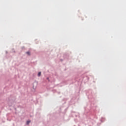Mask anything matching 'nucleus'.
I'll return each mask as SVG.
<instances>
[{
  "label": "nucleus",
  "mask_w": 126,
  "mask_h": 126,
  "mask_svg": "<svg viewBox=\"0 0 126 126\" xmlns=\"http://www.w3.org/2000/svg\"><path fill=\"white\" fill-rule=\"evenodd\" d=\"M38 76H41V72H39L38 74Z\"/></svg>",
  "instance_id": "obj_2"
},
{
  "label": "nucleus",
  "mask_w": 126,
  "mask_h": 126,
  "mask_svg": "<svg viewBox=\"0 0 126 126\" xmlns=\"http://www.w3.org/2000/svg\"><path fill=\"white\" fill-rule=\"evenodd\" d=\"M27 55H28V56H30V52H27Z\"/></svg>",
  "instance_id": "obj_3"
},
{
  "label": "nucleus",
  "mask_w": 126,
  "mask_h": 126,
  "mask_svg": "<svg viewBox=\"0 0 126 126\" xmlns=\"http://www.w3.org/2000/svg\"><path fill=\"white\" fill-rule=\"evenodd\" d=\"M31 122V121H28L27 122V125H29V124H30Z\"/></svg>",
  "instance_id": "obj_1"
}]
</instances>
